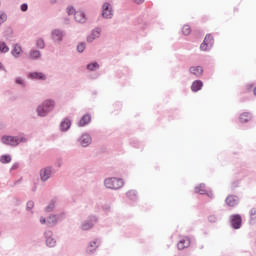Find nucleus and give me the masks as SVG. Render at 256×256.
Here are the masks:
<instances>
[{
	"instance_id": "a211bd4d",
	"label": "nucleus",
	"mask_w": 256,
	"mask_h": 256,
	"mask_svg": "<svg viewBox=\"0 0 256 256\" xmlns=\"http://www.w3.org/2000/svg\"><path fill=\"white\" fill-rule=\"evenodd\" d=\"M29 77H31V79H40L42 81H45V79H47V76H45V74L41 72H33L29 75Z\"/></svg>"
},
{
	"instance_id": "79ce46f5",
	"label": "nucleus",
	"mask_w": 256,
	"mask_h": 256,
	"mask_svg": "<svg viewBox=\"0 0 256 256\" xmlns=\"http://www.w3.org/2000/svg\"><path fill=\"white\" fill-rule=\"evenodd\" d=\"M40 223H41L42 225L45 224V223H46L45 218H41V219H40Z\"/></svg>"
},
{
	"instance_id": "f8f14e48",
	"label": "nucleus",
	"mask_w": 256,
	"mask_h": 256,
	"mask_svg": "<svg viewBox=\"0 0 256 256\" xmlns=\"http://www.w3.org/2000/svg\"><path fill=\"white\" fill-rule=\"evenodd\" d=\"M99 35H101L100 29L93 30L91 35H89L87 38L88 43H92V41H95V39L99 38Z\"/></svg>"
},
{
	"instance_id": "cd10ccee",
	"label": "nucleus",
	"mask_w": 256,
	"mask_h": 256,
	"mask_svg": "<svg viewBox=\"0 0 256 256\" xmlns=\"http://www.w3.org/2000/svg\"><path fill=\"white\" fill-rule=\"evenodd\" d=\"M0 51L1 53H7L9 51V47H7V44H5V42L0 43Z\"/></svg>"
},
{
	"instance_id": "58836bf2",
	"label": "nucleus",
	"mask_w": 256,
	"mask_h": 256,
	"mask_svg": "<svg viewBox=\"0 0 256 256\" xmlns=\"http://www.w3.org/2000/svg\"><path fill=\"white\" fill-rule=\"evenodd\" d=\"M27 9H28L27 4H22L21 5V11H27Z\"/></svg>"
},
{
	"instance_id": "5701e85b",
	"label": "nucleus",
	"mask_w": 256,
	"mask_h": 256,
	"mask_svg": "<svg viewBox=\"0 0 256 256\" xmlns=\"http://www.w3.org/2000/svg\"><path fill=\"white\" fill-rule=\"evenodd\" d=\"M0 162L2 163H11V156L10 155H2L0 157Z\"/></svg>"
},
{
	"instance_id": "e433bc0d",
	"label": "nucleus",
	"mask_w": 256,
	"mask_h": 256,
	"mask_svg": "<svg viewBox=\"0 0 256 256\" xmlns=\"http://www.w3.org/2000/svg\"><path fill=\"white\" fill-rule=\"evenodd\" d=\"M133 195H136L135 191L130 190L127 192V197H129L131 199V197H133Z\"/></svg>"
},
{
	"instance_id": "aec40b11",
	"label": "nucleus",
	"mask_w": 256,
	"mask_h": 256,
	"mask_svg": "<svg viewBox=\"0 0 256 256\" xmlns=\"http://www.w3.org/2000/svg\"><path fill=\"white\" fill-rule=\"evenodd\" d=\"M195 193H199L200 195H205L207 193V189L205 184H200L195 188Z\"/></svg>"
},
{
	"instance_id": "423d86ee",
	"label": "nucleus",
	"mask_w": 256,
	"mask_h": 256,
	"mask_svg": "<svg viewBox=\"0 0 256 256\" xmlns=\"http://www.w3.org/2000/svg\"><path fill=\"white\" fill-rule=\"evenodd\" d=\"M102 17L111 19L113 17V7L109 3H104L102 6Z\"/></svg>"
},
{
	"instance_id": "c756f323",
	"label": "nucleus",
	"mask_w": 256,
	"mask_h": 256,
	"mask_svg": "<svg viewBox=\"0 0 256 256\" xmlns=\"http://www.w3.org/2000/svg\"><path fill=\"white\" fill-rule=\"evenodd\" d=\"M36 45L39 49H43V47H45V41H43V39H38Z\"/></svg>"
},
{
	"instance_id": "ddd939ff",
	"label": "nucleus",
	"mask_w": 256,
	"mask_h": 256,
	"mask_svg": "<svg viewBox=\"0 0 256 256\" xmlns=\"http://www.w3.org/2000/svg\"><path fill=\"white\" fill-rule=\"evenodd\" d=\"M203 88V82L201 80H196L192 83L191 89L194 93H197V91H201Z\"/></svg>"
},
{
	"instance_id": "1a4fd4ad",
	"label": "nucleus",
	"mask_w": 256,
	"mask_h": 256,
	"mask_svg": "<svg viewBox=\"0 0 256 256\" xmlns=\"http://www.w3.org/2000/svg\"><path fill=\"white\" fill-rule=\"evenodd\" d=\"M226 204L229 207H236L239 204V198L237 196L230 195L226 198Z\"/></svg>"
},
{
	"instance_id": "39448f33",
	"label": "nucleus",
	"mask_w": 256,
	"mask_h": 256,
	"mask_svg": "<svg viewBox=\"0 0 256 256\" xmlns=\"http://www.w3.org/2000/svg\"><path fill=\"white\" fill-rule=\"evenodd\" d=\"M213 43H215L213 36L211 34H207L203 43L200 45L201 51H209V49L213 47Z\"/></svg>"
},
{
	"instance_id": "9d476101",
	"label": "nucleus",
	"mask_w": 256,
	"mask_h": 256,
	"mask_svg": "<svg viewBox=\"0 0 256 256\" xmlns=\"http://www.w3.org/2000/svg\"><path fill=\"white\" fill-rule=\"evenodd\" d=\"M40 177L42 181H47L51 177V169L44 168L40 171Z\"/></svg>"
},
{
	"instance_id": "412c9836",
	"label": "nucleus",
	"mask_w": 256,
	"mask_h": 256,
	"mask_svg": "<svg viewBox=\"0 0 256 256\" xmlns=\"http://www.w3.org/2000/svg\"><path fill=\"white\" fill-rule=\"evenodd\" d=\"M21 53H23V49H21V46L15 45L12 50V55L14 57H19V55H21Z\"/></svg>"
},
{
	"instance_id": "f704fd0d",
	"label": "nucleus",
	"mask_w": 256,
	"mask_h": 256,
	"mask_svg": "<svg viewBox=\"0 0 256 256\" xmlns=\"http://www.w3.org/2000/svg\"><path fill=\"white\" fill-rule=\"evenodd\" d=\"M35 207V203L33 201H28L27 202V209L31 210Z\"/></svg>"
},
{
	"instance_id": "20e7f679",
	"label": "nucleus",
	"mask_w": 256,
	"mask_h": 256,
	"mask_svg": "<svg viewBox=\"0 0 256 256\" xmlns=\"http://www.w3.org/2000/svg\"><path fill=\"white\" fill-rule=\"evenodd\" d=\"M67 13L68 15H74V19L75 21H77L78 23H85V21H87V18H85V13L81 12V11H75V8L69 6L67 8Z\"/></svg>"
},
{
	"instance_id": "7ed1b4c3",
	"label": "nucleus",
	"mask_w": 256,
	"mask_h": 256,
	"mask_svg": "<svg viewBox=\"0 0 256 256\" xmlns=\"http://www.w3.org/2000/svg\"><path fill=\"white\" fill-rule=\"evenodd\" d=\"M104 184L107 189H121L125 183L123 182V179L108 178L104 181Z\"/></svg>"
},
{
	"instance_id": "4468645a",
	"label": "nucleus",
	"mask_w": 256,
	"mask_h": 256,
	"mask_svg": "<svg viewBox=\"0 0 256 256\" xmlns=\"http://www.w3.org/2000/svg\"><path fill=\"white\" fill-rule=\"evenodd\" d=\"M190 73L196 77H201L203 75V68L201 66L190 67Z\"/></svg>"
},
{
	"instance_id": "6e6552de",
	"label": "nucleus",
	"mask_w": 256,
	"mask_h": 256,
	"mask_svg": "<svg viewBox=\"0 0 256 256\" xmlns=\"http://www.w3.org/2000/svg\"><path fill=\"white\" fill-rule=\"evenodd\" d=\"M231 225L233 229H241V216L233 215L231 220Z\"/></svg>"
},
{
	"instance_id": "bb28decb",
	"label": "nucleus",
	"mask_w": 256,
	"mask_h": 256,
	"mask_svg": "<svg viewBox=\"0 0 256 256\" xmlns=\"http://www.w3.org/2000/svg\"><path fill=\"white\" fill-rule=\"evenodd\" d=\"M41 57V52L34 50L30 53V58L31 59H39Z\"/></svg>"
},
{
	"instance_id": "dca6fc26",
	"label": "nucleus",
	"mask_w": 256,
	"mask_h": 256,
	"mask_svg": "<svg viewBox=\"0 0 256 256\" xmlns=\"http://www.w3.org/2000/svg\"><path fill=\"white\" fill-rule=\"evenodd\" d=\"M89 123H91V115L85 114L79 121V126L85 127V125H89Z\"/></svg>"
},
{
	"instance_id": "a878e982",
	"label": "nucleus",
	"mask_w": 256,
	"mask_h": 256,
	"mask_svg": "<svg viewBox=\"0 0 256 256\" xmlns=\"http://www.w3.org/2000/svg\"><path fill=\"white\" fill-rule=\"evenodd\" d=\"M98 67H99V64L97 62L87 65V69H89V71H97Z\"/></svg>"
},
{
	"instance_id": "c85d7f7f",
	"label": "nucleus",
	"mask_w": 256,
	"mask_h": 256,
	"mask_svg": "<svg viewBox=\"0 0 256 256\" xmlns=\"http://www.w3.org/2000/svg\"><path fill=\"white\" fill-rule=\"evenodd\" d=\"M88 249L89 251H95L97 249V240L90 242Z\"/></svg>"
},
{
	"instance_id": "b1692460",
	"label": "nucleus",
	"mask_w": 256,
	"mask_h": 256,
	"mask_svg": "<svg viewBox=\"0 0 256 256\" xmlns=\"http://www.w3.org/2000/svg\"><path fill=\"white\" fill-rule=\"evenodd\" d=\"M47 223L50 226L56 225V223H57V216H55V215L50 216L49 219L47 220Z\"/></svg>"
},
{
	"instance_id": "393cba45",
	"label": "nucleus",
	"mask_w": 256,
	"mask_h": 256,
	"mask_svg": "<svg viewBox=\"0 0 256 256\" xmlns=\"http://www.w3.org/2000/svg\"><path fill=\"white\" fill-rule=\"evenodd\" d=\"M182 33H183V35H190L191 34V26L184 25L182 27Z\"/></svg>"
},
{
	"instance_id": "473e14b6",
	"label": "nucleus",
	"mask_w": 256,
	"mask_h": 256,
	"mask_svg": "<svg viewBox=\"0 0 256 256\" xmlns=\"http://www.w3.org/2000/svg\"><path fill=\"white\" fill-rule=\"evenodd\" d=\"M91 227H93V224L87 223L82 226V229H83V231H87V230L91 229Z\"/></svg>"
},
{
	"instance_id": "c9c22d12",
	"label": "nucleus",
	"mask_w": 256,
	"mask_h": 256,
	"mask_svg": "<svg viewBox=\"0 0 256 256\" xmlns=\"http://www.w3.org/2000/svg\"><path fill=\"white\" fill-rule=\"evenodd\" d=\"M208 219H209L210 223H215V221H217V217H215V215H210L208 217Z\"/></svg>"
},
{
	"instance_id": "2eb2a0df",
	"label": "nucleus",
	"mask_w": 256,
	"mask_h": 256,
	"mask_svg": "<svg viewBox=\"0 0 256 256\" xmlns=\"http://www.w3.org/2000/svg\"><path fill=\"white\" fill-rule=\"evenodd\" d=\"M91 143V136L89 134H84L80 138V144L82 147H87Z\"/></svg>"
},
{
	"instance_id": "f3484780",
	"label": "nucleus",
	"mask_w": 256,
	"mask_h": 256,
	"mask_svg": "<svg viewBox=\"0 0 256 256\" xmlns=\"http://www.w3.org/2000/svg\"><path fill=\"white\" fill-rule=\"evenodd\" d=\"M52 39L53 41H63V32L60 30L52 31Z\"/></svg>"
},
{
	"instance_id": "ea45409f",
	"label": "nucleus",
	"mask_w": 256,
	"mask_h": 256,
	"mask_svg": "<svg viewBox=\"0 0 256 256\" xmlns=\"http://www.w3.org/2000/svg\"><path fill=\"white\" fill-rule=\"evenodd\" d=\"M16 83H17L18 85H23V79L17 78V79H16Z\"/></svg>"
},
{
	"instance_id": "7c9ffc66",
	"label": "nucleus",
	"mask_w": 256,
	"mask_h": 256,
	"mask_svg": "<svg viewBox=\"0 0 256 256\" xmlns=\"http://www.w3.org/2000/svg\"><path fill=\"white\" fill-rule=\"evenodd\" d=\"M77 51H78V53H83L85 51V43H80L77 46Z\"/></svg>"
},
{
	"instance_id": "72a5a7b5",
	"label": "nucleus",
	"mask_w": 256,
	"mask_h": 256,
	"mask_svg": "<svg viewBox=\"0 0 256 256\" xmlns=\"http://www.w3.org/2000/svg\"><path fill=\"white\" fill-rule=\"evenodd\" d=\"M250 216H251V219H256V209L255 208H252L250 210Z\"/></svg>"
},
{
	"instance_id": "a19ab883",
	"label": "nucleus",
	"mask_w": 256,
	"mask_h": 256,
	"mask_svg": "<svg viewBox=\"0 0 256 256\" xmlns=\"http://www.w3.org/2000/svg\"><path fill=\"white\" fill-rule=\"evenodd\" d=\"M134 3H137V5H141V3H144L145 0H133Z\"/></svg>"
},
{
	"instance_id": "f257e3e1",
	"label": "nucleus",
	"mask_w": 256,
	"mask_h": 256,
	"mask_svg": "<svg viewBox=\"0 0 256 256\" xmlns=\"http://www.w3.org/2000/svg\"><path fill=\"white\" fill-rule=\"evenodd\" d=\"M55 108V102L52 100H46L37 108V113L40 117H45L49 111H53Z\"/></svg>"
},
{
	"instance_id": "f03ea898",
	"label": "nucleus",
	"mask_w": 256,
	"mask_h": 256,
	"mask_svg": "<svg viewBox=\"0 0 256 256\" xmlns=\"http://www.w3.org/2000/svg\"><path fill=\"white\" fill-rule=\"evenodd\" d=\"M2 143H4V145H10L11 147H17V145H19V143H23V141H25V138L21 137V136H3L2 137Z\"/></svg>"
},
{
	"instance_id": "4c0bfd02",
	"label": "nucleus",
	"mask_w": 256,
	"mask_h": 256,
	"mask_svg": "<svg viewBox=\"0 0 256 256\" xmlns=\"http://www.w3.org/2000/svg\"><path fill=\"white\" fill-rule=\"evenodd\" d=\"M55 208V204H50L47 208L46 211H53V209Z\"/></svg>"
},
{
	"instance_id": "2f4dec72",
	"label": "nucleus",
	"mask_w": 256,
	"mask_h": 256,
	"mask_svg": "<svg viewBox=\"0 0 256 256\" xmlns=\"http://www.w3.org/2000/svg\"><path fill=\"white\" fill-rule=\"evenodd\" d=\"M5 21H7V14L5 13L0 14V25H3Z\"/></svg>"
},
{
	"instance_id": "4be33fe9",
	"label": "nucleus",
	"mask_w": 256,
	"mask_h": 256,
	"mask_svg": "<svg viewBox=\"0 0 256 256\" xmlns=\"http://www.w3.org/2000/svg\"><path fill=\"white\" fill-rule=\"evenodd\" d=\"M46 244L48 247H55V245L57 244V241H55V239L48 237L46 239Z\"/></svg>"
},
{
	"instance_id": "9b49d317",
	"label": "nucleus",
	"mask_w": 256,
	"mask_h": 256,
	"mask_svg": "<svg viewBox=\"0 0 256 256\" xmlns=\"http://www.w3.org/2000/svg\"><path fill=\"white\" fill-rule=\"evenodd\" d=\"M251 119H253V116L249 112H244L239 117L240 123H249Z\"/></svg>"
},
{
	"instance_id": "6ab92c4d",
	"label": "nucleus",
	"mask_w": 256,
	"mask_h": 256,
	"mask_svg": "<svg viewBox=\"0 0 256 256\" xmlns=\"http://www.w3.org/2000/svg\"><path fill=\"white\" fill-rule=\"evenodd\" d=\"M71 127V120L69 119H64L62 122H61V125H60V129L61 131H68Z\"/></svg>"
},
{
	"instance_id": "0eeeda50",
	"label": "nucleus",
	"mask_w": 256,
	"mask_h": 256,
	"mask_svg": "<svg viewBox=\"0 0 256 256\" xmlns=\"http://www.w3.org/2000/svg\"><path fill=\"white\" fill-rule=\"evenodd\" d=\"M190 245H191V238L184 236L179 240L177 247L179 251H183V249H187V247H189Z\"/></svg>"
}]
</instances>
